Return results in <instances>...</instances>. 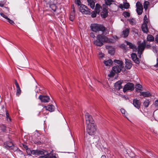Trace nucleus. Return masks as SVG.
Wrapping results in <instances>:
<instances>
[{
  "mask_svg": "<svg viewBox=\"0 0 158 158\" xmlns=\"http://www.w3.org/2000/svg\"><path fill=\"white\" fill-rule=\"evenodd\" d=\"M96 14H97L96 13L95 11H93L92 13V14H91L92 17L93 18L95 17L96 16Z\"/></svg>",
  "mask_w": 158,
  "mask_h": 158,
  "instance_id": "a19ab883",
  "label": "nucleus"
},
{
  "mask_svg": "<svg viewBox=\"0 0 158 158\" xmlns=\"http://www.w3.org/2000/svg\"><path fill=\"white\" fill-rule=\"evenodd\" d=\"M112 42V40L107 37L102 35H98L97 36V40L94 41V44L97 46L101 47L103 45V42L110 43Z\"/></svg>",
  "mask_w": 158,
  "mask_h": 158,
  "instance_id": "f257e3e1",
  "label": "nucleus"
},
{
  "mask_svg": "<svg viewBox=\"0 0 158 158\" xmlns=\"http://www.w3.org/2000/svg\"><path fill=\"white\" fill-rule=\"evenodd\" d=\"M142 31L144 33H147L148 32V29L147 23H143L142 26Z\"/></svg>",
  "mask_w": 158,
  "mask_h": 158,
  "instance_id": "a211bd4d",
  "label": "nucleus"
},
{
  "mask_svg": "<svg viewBox=\"0 0 158 158\" xmlns=\"http://www.w3.org/2000/svg\"><path fill=\"white\" fill-rule=\"evenodd\" d=\"M134 88V85L132 83H128L126 84L123 88V91L126 92L127 90H130L132 91Z\"/></svg>",
  "mask_w": 158,
  "mask_h": 158,
  "instance_id": "423d86ee",
  "label": "nucleus"
},
{
  "mask_svg": "<svg viewBox=\"0 0 158 158\" xmlns=\"http://www.w3.org/2000/svg\"><path fill=\"white\" fill-rule=\"evenodd\" d=\"M75 3L78 6L81 5V2L80 0H75Z\"/></svg>",
  "mask_w": 158,
  "mask_h": 158,
  "instance_id": "58836bf2",
  "label": "nucleus"
},
{
  "mask_svg": "<svg viewBox=\"0 0 158 158\" xmlns=\"http://www.w3.org/2000/svg\"><path fill=\"white\" fill-rule=\"evenodd\" d=\"M102 12L108 13L107 9L105 8H103V11Z\"/></svg>",
  "mask_w": 158,
  "mask_h": 158,
  "instance_id": "603ef678",
  "label": "nucleus"
},
{
  "mask_svg": "<svg viewBox=\"0 0 158 158\" xmlns=\"http://www.w3.org/2000/svg\"><path fill=\"white\" fill-rule=\"evenodd\" d=\"M44 156H40V158H43V157H44Z\"/></svg>",
  "mask_w": 158,
  "mask_h": 158,
  "instance_id": "0e129e2a",
  "label": "nucleus"
},
{
  "mask_svg": "<svg viewBox=\"0 0 158 158\" xmlns=\"http://www.w3.org/2000/svg\"><path fill=\"white\" fill-rule=\"evenodd\" d=\"M36 88H37V86H36Z\"/></svg>",
  "mask_w": 158,
  "mask_h": 158,
  "instance_id": "338daca9",
  "label": "nucleus"
},
{
  "mask_svg": "<svg viewBox=\"0 0 158 158\" xmlns=\"http://www.w3.org/2000/svg\"><path fill=\"white\" fill-rule=\"evenodd\" d=\"M101 158H106V156L105 155H102Z\"/></svg>",
  "mask_w": 158,
  "mask_h": 158,
  "instance_id": "052dcab7",
  "label": "nucleus"
},
{
  "mask_svg": "<svg viewBox=\"0 0 158 158\" xmlns=\"http://www.w3.org/2000/svg\"><path fill=\"white\" fill-rule=\"evenodd\" d=\"M147 46H148V47L150 46V45H148Z\"/></svg>",
  "mask_w": 158,
  "mask_h": 158,
  "instance_id": "69168bd1",
  "label": "nucleus"
},
{
  "mask_svg": "<svg viewBox=\"0 0 158 158\" xmlns=\"http://www.w3.org/2000/svg\"><path fill=\"white\" fill-rule=\"evenodd\" d=\"M86 131L89 135H95L96 132V128L95 124L87 125L86 127Z\"/></svg>",
  "mask_w": 158,
  "mask_h": 158,
  "instance_id": "7ed1b4c3",
  "label": "nucleus"
},
{
  "mask_svg": "<svg viewBox=\"0 0 158 158\" xmlns=\"http://www.w3.org/2000/svg\"><path fill=\"white\" fill-rule=\"evenodd\" d=\"M104 54L102 53V52H100L99 53L98 55V57L99 58H102L104 57Z\"/></svg>",
  "mask_w": 158,
  "mask_h": 158,
  "instance_id": "37998d69",
  "label": "nucleus"
},
{
  "mask_svg": "<svg viewBox=\"0 0 158 158\" xmlns=\"http://www.w3.org/2000/svg\"><path fill=\"white\" fill-rule=\"evenodd\" d=\"M90 36L92 38H94L95 37L94 34L93 32L91 33L90 34Z\"/></svg>",
  "mask_w": 158,
  "mask_h": 158,
  "instance_id": "8fccbe9b",
  "label": "nucleus"
},
{
  "mask_svg": "<svg viewBox=\"0 0 158 158\" xmlns=\"http://www.w3.org/2000/svg\"><path fill=\"white\" fill-rule=\"evenodd\" d=\"M123 67V66H116L112 68L113 70L116 73H118L121 71Z\"/></svg>",
  "mask_w": 158,
  "mask_h": 158,
  "instance_id": "4468645a",
  "label": "nucleus"
},
{
  "mask_svg": "<svg viewBox=\"0 0 158 158\" xmlns=\"http://www.w3.org/2000/svg\"><path fill=\"white\" fill-rule=\"evenodd\" d=\"M121 111L122 114H124L125 115L126 111L123 109H121Z\"/></svg>",
  "mask_w": 158,
  "mask_h": 158,
  "instance_id": "de8ad7c7",
  "label": "nucleus"
},
{
  "mask_svg": "<svg viewBox=\"0 0 158 158\" xmlns=\"http://www.w3.org/2000/svg\"><path fill=\"white\" fill-rule=\"evenodd\" d=\"M5 145L7 147L10 148L13 146V143L10 141H9L4 143Z\"/></svg>",
  "mask_w": 158,
  "mask_h": 158,
  "instance_id": "a878e982",
  "label": "nucleus"
},
{
  "mask_svg": "<svg viewBox=\"0 0 158 158\" xmlns=\"http://www.w3.org/2000/svg\"><path fill=\"white\" fill-rule=\"evenodd\" d=\"M131 57L134 62L137 64H139L140 63V61L139 58L137 57L136 54L135 53H132L131 54Z\"/></svg>",
  "mask_w": 158,
  "mask_h": 158,
  "instance_id": "9b49d317",
  "label": "nucleus"
},
{
  "mask_svg": "<svg viewBox=\"0 0 158 158\" xmlns=\"http://www.w3.org/2000/svg\"><path fill=\"white\" fill-rule=\"evenodd\" d=\"M133 102L134 106L137 109H139L140 107V102L136 98L133 99Z\"/></svg>",
  "mask_w": 158,
  "mask_h": 158,
  "instance_id": "9d476101",
  "label": "nucleus"
},
{
  "mask_svg": "<svg viewBox=\"0 0 158 158\" xmlns=\"http://www.w3.org/2000/svg\"><path fill=\"white\" fill-rule=\"evenodd\" d=\"M154 66L158 68V58L156 59V65H154Z\"/></svg>",
  "mask_w": 158,
  "mask_h": 158,
  "instance_id": "3c124183",
  "label": "nucleus"
},
{
  "mask_svg": "<svg viewBox=\"0 0 158 158\" xmlns=\"http://www.w3.org/2000/svg\"><path fill=\"white\" fill-rule=\"evenodd\" d=\"M146 44V42L145 41H144L141 43L139 44L138 48V53L143 52L145 49V48Z\"/></svg>",
  "mask_w": 158,
  "mask_h": 158,
  "instance_id": "6e6552de",
  "label": "nucleus"
},
{
  "mask_svg": "<svg viewBox=\"0 0 158 158\" xmlns=\"http://www.w3.org/2000/svg\"><path fill=\"white\" fill-rule=\"evenodd\" d=\"M31 154L33 155H36L39 156L40 155H43L44 154V152L43 151H41L39 150H32L31 152H30Z\"/></svg>",
  "mask_w": 158,
  "mask_h": 158,
  "instance_id": "ddd939ff",
  "label": "nucleus"
},
{
  "mask_svg": "<svg viewBox=\"0 0 158 158\" xmlns=\"http://www.w3.org/2000/svg\"><path fill=\"white\" fill-rule=\"evenodd\" d=\"M7 21H8L11 24H13L14 23V21L10 19L9 18L7 19Z\"/></svg>",
  "mask_w": 158,
  "mask_h": 158,
  "instance_id": "79ce46f5",
  "label": "nucleus"
},
{
  "mask_svg": "<svg viewBox=\"0 0 158 158\" xmlns=\"http://www.w3.org/2000/svg\"><path fill=\"white\" fill-rule=\"evenodd\" d=\"M140 95H142L144 97H149L151 96V94L148 92H140Z\"/></svg>",
  "mask_w": 158,
  "mask_h": 158,
  "instance_id": "4be33fe9",
  "label": "nucleus"
},
{
  "mask_svg": "<svg viewBox=\"0 0 158 158\" xmlns=\"http://www.w3.org/2000/svg\"><path fill=\"white\" fill-rule=\"evenodd\" d=\"M46 110L49 111L50 112L53 111L55 109V106L52 105H48L47 106H44Z\"/></svg>",
  "mask_w": 158,
  "mask_h": 158,
  "instance_id": "6ab92c4d",
  "label": "nucleus"
},
{
  "mask_svg": "<svg viewBox=\"0 0 158 158\" xmlns=\"http://www.w3.org/2000/svg\"><path fill=\"white\" fill-rule=\"evenodd\" d=\"M123 6L124 8L126 9L128 8L130 6V5L128 2H125L124 3Z\"/></svg>",
  "mask_w": 158,
  "mask_h": 158,
  "instance_id": "f704fd0d",
  "label": "nucleus"
},
{
  "mask_svg": "<svg viewBox=\"0 0 158 158\" xmlns=\"http://www.w3.org/2000/svg\"><path fill=\"white\" fill-rule=\"evenodd\" d=\"M88 5L91 8L94 9L95 7V3L93 0H87Z\"/></svg>",
  "mask_w": 158,
  "mask_h": 158,
  "instance_id": "412c9836",
  "label": "nucleus"
},
{
  "mask_svg": "<svg viewBox=\"0 0 158 158\" xmlns=\"http://www.w3.org/2000/svg\"><path fill=\"white\" fill-rule=\"evenodd\" d=\"M113 37L115 39H118V37H117V36L114 35V36H113Z\"/></svg>",
  "mask_w": 158,
  "mask_h": 158,
  "instance_id": "e2e57ef3",
  "label": "nucleus"
},
{
  "mask_svg": "<svg viewBox=\"0 0 158 158\" xmlns=\"http://www.w3.org/2000/svg\"><path fill=\"white\" fill-rule=\"evenodd\" d=\"M94 143V142H93V143Z\"/></svg>",
  "mask_w": 158,
  "mask_h": 158,
  "instance_id": "774afa93",
  "label": "nucleus"
},
{
  "mask_svg": "<svg viewBox=\"0 0 158 158\" xmlns=\"http://www.w3.org/2000/svg\"><path fill=\"white\" fill-rule=\"evenodd\" d=\"M136 11L139 15H141L143 12V8L142 4L139 2L136 3Z\"/></svg>",
  "mask_w": 158,
  "mask_h": 158,
  "instance_id": "0eeeda50",
  "label": "nucleus"
},
{
  "mask_svg": "<svg viewBox=\"0 0 158 158\" xmlns=\"http://www.w3.org/2000/svg\"><path fill=\"white\" fill-rule=\"evenodd\" d=\"M39 98L42 102L44 103L49 102L50 100L49 97L47 95H40L39 97Z\"/></svg>",
  "mask_w": 158,
  "mask_h": 158,
  "instance_id": "1a4fd4ad",
  "label": "nucleus"
},
{
  "mask_svg": "<svg viewBox=\"0 0 158 158\" xmlns=\"http://www.w3.org/2000/svg\"><path fill=\"white\" fill-rule=\"evenodd\" d=\"M108 52L109 54L111 55H113L114 53V51L113 50H109L108 51Z\"/></svg>",
  "mask_w": 158,
  "mask_h": 158,
  "instance_id": "09e8293b",
  "label": "nucleus"
},
{
  "mask_svg": "<svg viewBox=\"0 0 158 158\" xmlns=\"http://www.w3.org/2000/svg\"><path fill=\"white\" fill-rule=\"evenodd\" d=\"M155 106L156 107H158V99L156 100L155 102Z\"/></svg>",
  "mask_w": 158,
  "mask_h": 158,
  "instance_id": "49530a36",
  "label": "nucleus"
},
{
  "mask_svg": "<svg viewBox=\"0 0 158 158\" xmlns=\"http://www.w3.org/2000/svg\"><path fill=\"white\" fill-rule=\"evenodd\" d=\"M108 13L101 12V16L103 18H105L107 17Z\"/></svg>",
  "mask_w": 158,
  "mask_h": 158,
  "instance_id": "473e14b6",
  "label": "nucleus"
},
{
  "mask_svg": "<svg viewBox=\"0 0 158 158\" xmlns=\"http://www.w3.org/2000/svg\"><path fill=\"white\" fill-rule=\"evenodd\" d=\"M156 41L158 43V35H157L156 36V39H155Z\"/></svg>",
  "mask_w": 158,
  "mask_h": 158,
  "instance_id": "bf43d9fd",
  "label": "nucleus"
},
{
  "mask_svg": "<svg viewBox=\"0 0 158 158\" xmlns=\"http://www.w3.org/2000/svg\"><path fill=\"white\" fill-rule=\"evenodd\" d=\"M147 40L149 41H152L154 40V38L152 35H149L147 38Z\"/></svg>",
  "mask_w": 158,
  "mask_h": 158,
  "instance_id": "bb28decb",
  "label": "nucleus"
},
{
  "mask_svg": "<svg viewBox=\"0 0 158 158\" xmlns=\"http://www.w3.org/2000/svg\"><path fill=\"white\" fill-rule=\"evenodd\" d=\"M143 52H140V53H138V56L139 58H141V54H142Z\"/></svg>",
  "mask_w": 158,
  "mask_h": 158,
  "instance_id": "6e6d98bb",
  "label": "nucleus"
},
{
  "mask_svg": "<svg viewBox=\"0 0 158 158\" xmlns=\"http://www.w3.org/2000/svg\"><path fill=\"white\" fill-rule=\"evenodd\" d=\"M123 15L125 17H129L130 16V13L127 12H124Z\"/></svg>",
  "mask_w": 158,
  "mask_h": 158,
  "instance_id": "c9c22d12",
  "label": "nucleus"
},
{
  "mask_svg": "<svg viewBox=\"0 0 158 158\" xmlns=\"http://www.w3.org/2000/svg\"><path fill=\"white\" fill-rule=\"evenodd\" d=\"M128 21L131 24L133 25L135 24L134 19H129Z\"/></svg>",
  "mask_w": 158,
  "mask_h": 158,
  "instance_id": "4c0bfd02",
  "label": "nucleus"
},
{
  "mask_svg": "<svg viewBox=\"0 0 158 158\" xmlns=\"http://www.w3.org/2000/svg\"><path fill=\"white\" fill-rule=\"evenodd\" d=\"M86 124L87 125L94 124V121L92 117L89 113H87L85 115Z\"/></svg>",
  "mask_w": 158,
  "mask_h": 158,
  "instance_id": "39448f33",
  "label": "nucleus"
},
{
  "mask_svg": "<svg viewBox=\"0 0 158 158\" xmlns=\"http://www.w3.org/2000/svg\"><path fill=\"white\" fill-rule=\"evenodd\" d=\"M15 83L16 87V95L17 96H19L21 94V91L19 85L16 80L15 81Z\"/></svg>",
  "mask_w": 158,
  "mask_h": 158,
  "instance_id": "f8f14e48",
  "label": "nucleus"
},
{
  "mask_svg": "<svg viewBox=\"0 0 158 158\" xmlns=\"http://www.w3.org/2000/svg\"><path fill=\"white\" fill-rule=\"evenodd\" d=\"M103 63L106 66H110L112 65L113 61L109 59L107 60L104 61Z\"/></svg>",
  "mask_w": 158,
  "mask_h": 158,
  "instance_id": "5701e85b",
  "label": "nucleus"
},
{
  "mask_svg": "<svg viewBox=\"0 0 158 158\" xmlns=\"http://www.w3.org/2000/svg\"><path fill=\"white\" fill-rule=\"evenodd\" d=\"M101 8L100 5L98 4H96L95 9V11L96 13L99 14L100 12V9Z\"/></svg>",
  "mask_w": 158,
  "mask_h": 158,
  "instance_id": "393cba45",
  "label": "nucleus"
},
{
  "mask_svg": "<svg viewBox=\"0 0 158 158\" xmlns=\"http://www.w3.org/2000/svg\"><path fill=\"white\" fill-rule=\"evenodd\" d=\"M80 11L83 14L89 15L91 11L87 7L84 5L82 4L80 7Z\"/></svg>",
  "mask_w": 158,
  "mask_h": 158,
  "instance_id": "20e7f679",
  "label": "nucleus"
},
{
  "mask_svg": "<svg viewBox=\"0 0 158 158\" xmlns=\"http://www.w3.org/2000/svg\"><path fill=\"white\" fill-rule=\"evenodd\" d=\"M125 61L126 68L128 69H130L132 65L131 61L128 60H126Z\"/></svg>",
  "mask_w": 158,
  "mask_h": 158,
  "instance_id": "f3484780",
  "label": "nucleus"
},
{
  "mask_svg": "<svg viewBox=\"0 0 158 158\" xmlns=\"http://www.w3.org/2000/svg\"><path fill=\"white\" fill-rule=\"evenodd\" d=\"M75 12L74 11H72L69 17V19L72 21H73L75 18Z\"/></svg>",
  "mask_w": 158,
  "mask_h": 158,
  "instance_id": "b1692460",
  "label": "nucleus"
},
{
  "mask_svg": "<svg viewBox=\"0 0 158 158\" xmlns=\"http://www.w3.org/2000/svg\"><path fill=\"white\" fill-rule=\"evenodd\" d=\"M122 82L121 81H118L115 83L114 84V87L115 89L118 90H119L121 89L122 88L121 85Z\"/></svg>",
  "mask_w": 158,
  "mask_h": 158,
  "instance_id": "2eb2a0df",
  "label": "nucleus"
},
{
  "mask_svg": "<svg viewBox=\"0 0 158 158\" xmlns=\"http://www.w3.org/2000/svg\"><path fill=\"white\" fill-rule=\"evenodd\" d=\"M23 146L26 150L28 148L27 146L26 145L23 144Z\"/></svg>",
  "mask_w": 158,
  "mask_h": 158,
  "instance_id": "4d7b16f0",
  "label": "nucleus"
},
{
  "mask_svg": "<svg viewBox=\"0 0 158 158\" xmlns=\"http://www.w3.org/2000/svg\"><path fill=\"white\" fill-rule=\"evenodd\" d=\"M105 3L107 5H110L112 3L114 2V0H105Z\"/></svg>",
  "mask_w": 158,
  "mask_h": 158,
  "instance_id": "c756f323",
  "label": "nucleus"
},
{
  "mask_svg": "<svg viewBox=\"0 0 158 158\" xmlns=\"http://www.w3.org/2000/svg\"><path fill=\"white\" fill-rule=\"evenodd\" d=\"M1 128L2 130L3 131H5L6 130V127L5 125L2 124L1 126Z\"/></svg>",
  "mask_w": 158,
  "mask_h": 158,
  "instance_id": "ea45409f",
  "label": "nucleus"
},
{
  "mask_svg": "<svg viewBox=\"0 0 158 158\" xmlns=\"http://www.w3.org/2000/svg\"><path fill=\"white\" fill-rule=\"evenodd\" d=\"M135 88L139 90H140L142 88V86L139 84H136L135 85Z\"/></svg>",
  "mask_w": 158,
  "mask_h": 158,
  "instance_id": "72a5a7b5",
  "label": "nucleus"
},
{
  "mask_svg": "<svg viewBox=\"0 0 158 158\" xmlns=\"http://www.w3.org/2000/svg\"><path fill=\"white\" fill-rule=\"evenodd\" d=\"M50 8H51L54 11H55L56 9V6L55 4H52L50 5Z\"/></svg>",
  "mask_w": 158,
  "mask_h": 158,
  "instance_id": "7c9ffc66",
  "label": "nucleus"
},
{
  "mask_svg": "<svg viewBox=\"0 0 158 158\" xmlns=\"http://www.w3.org/2000/svg\"><path fill=\"white\" fill-rule=\"evenodd\" d=\"M148 20L147 16L146 15H145L144 16V19H143V23H148Z\"/></svg>",
  "mask_w": 158,
  "mask_h": 158,
  "instance_id": "e433bc0d",
  "label": "nucleus"
},
{
  "mask_svg": "<svg viewBox=\"0 0 158 158\" xmlns=\"http://www.w3.org/2000/svg\"><path fill=\"white\" fill-rule=\"evenodd\" d=\"M27 153L29 155H30L31 154V153L30 152H32V150H31L29 148H27Z\"/></svg>",
  "mask_w": 158,
  "mask_h": 158,
  "instance_id": "a18cd8bd",
  "label": "nucleus"
},
{
  "mask_svg": "<svg viewBox=\"0 0 158 158\" xmlns=\"http://www.w3.org/2000/svg\"><path fill=\"white\" fill-rule=\"evenodd\" d=\"M126 43L127 44V45L129 46V47L131 49H133L134 51H136L137 50L136 47L135 46V45L127 41H126Z\"/></svg>",
  "mask_w": 158,
  "mask_h": 158,
  "instance_id": "dca6fc26",
  "label": "nucleus"
},
{
  "mask_svg": "<svg viewBox=\"0 0 158 158\" xmlns=\"http://www.w3.org/2000/svg\"><path fill=\"white\" fill-rule=\"evenodd\" d=\"M149 4V2H148V1H145L144 2L143 6H144V8L145 10H146L148 9Z\"/></svg>",
  "mask_w": 158,
  "mask_h": 158,
  "instance_id": "2f4dec72",
  "label": "nucleus"
},
{
  "mask_svg": "<svg viewBox=\"0 0 158 158\" xmlns=\"http://www.w3.org/2000/svg\"><path fill=\"white\" fill-rule=\"evenodd\" d=\"M150 102L148 100H145L143 103V105L145 107H147L149 104Z\"/></svg>",
  "mask_w": 158,
  "mask_h": 158,
  "instance_id": "cd10ccee",
  "label": "nucleus"
},
{
  "mask_svg": "<svg viewBox=\"0 0 158 158\" xmlns=\"http://www.w3.org/2000/svg\"><path fill=\"white\" fill-rule=\"evenodd\" d=\"M72 8L73 9V10L72 11H74L75 12V9L74 6V5H73L72 6Z\"/></svg>",
  "mask_w": 158,
  "mask_h": 158,
  "instance_id": "5fc2aeb1",
  "label": "nucleus"
},
{
  "mask_svg": "<svg viewBox=\"0 0 158 158\" xmlns=\"http://www.w3.org/2000/svg\"><path fill=\"white\" fill-rule=\"evenodd\" d=\"M0 15L2 16V17H3V18H4L6 19H7L8 18L6 16V15H5L3 13H0Z\"/></svg>",
  "mask_w": 158,
  "mask_h": 158,
  "instance_id": "c03bdc74",
  "label": "nucleus"
},
{
  "mask_svg": "<svg viewBox=\"0 0 158 158\" xmlns=\"http://www.w3.org/2000/svg\"><path fill=\"white\" fill-rule=\"evenodd\" d=\"M90 28L92 31L95 32L100 31L104 32L106 30L105 27L102 25L95 23L92 24Z\"/></svg>",
  "mask_w": 158,
  "mask_h": 158,
  "instance_id": "f03ea898",
  "label": "nucleus"
},
{
  "mask_svg": "<svg viewBox=\"0 0 158 158\" xmlns=\"http://www.w3.org/2000/svg\"><path fill=\"white\" fill-rule=\"evenodd\" d=\"M130 30L129 29L126 28L123 30L122 31V35L124 37H127L129 33Z\"/></svg>",
  "mask_w": 158,
  "mask_h": 158,
  "instance_id": "aec40b11",
  "label": "nucleus"
},
{
  "mask_svg": "<svg viewBox=\"0 0 158 158\" xmlns=\"http://www.w3.org/2000/svg\"><path fill=\"white\" fill-rule=\"evenodd\" d=\"M4 4L2 3V2L1 1L0 2V6L3 7V6Z\"/></svg>",
  "mask_w": 158,
  "mask_h": 158,
  "instance_id": "13d9d810",
  "label": "nucleus"
},
{
  "mask_svg": "<svg viewBox=\"0 0 158 158\" xmlns=\"http://www.w3.org/2000/svg\"><path fill=\"white\" fill-rule=\"evenodd\" d=\"M51 158H57L55 156H53L50 157Z\"/></svg>",
  "mask_w": 158,
  "mask_h": 158,
  "instance_id": "680f3d73",
  "label": "nucleus"
},
{
  "mask_svg": "<svg viewBox=\"0 0 158 158\" xmlns=\"http://www.w3.org/2000/svg\"><path fill=\"white\" fill-rule=\"evenodd\" d=\"M114 62L115 63H116L118 64V66H123V63L122 61H120L118 60H114Z\"/></svg>",
  "mask_w": 158,
  "mask_h": 158,
  "instance_id": "c85d7f7f",
  "label": "nucleus"
},
{
  "mask_svg": "<svg viewBox=\"0 0 158 158\" xmlns=\"http://www.w3.org/2000/svg\"><path fill=\"white\" fill-rule=\"evenodd\" d=\"M6 117L7 118H8L9 119L10 121H11V118L9 116V114L8 113H6Z\"/></svg>",
  "mask_w": 158,
  "mask_h": 158,
  "instance_id": "864d4df0",
  "label": "nucleus"
}]
</instances>
